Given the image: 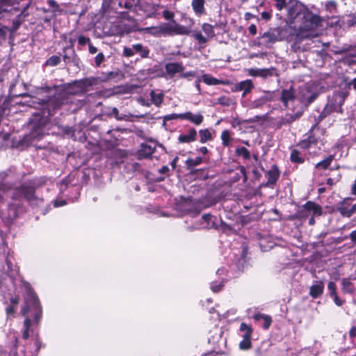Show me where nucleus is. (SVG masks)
<instances>
[{"label":"nucleus","mask_w":356,"mask_h":356,"mask_svg":"<svg viewBox=\"0 0 356 356\" xmlns=\"http://www.w3.org/2000/svg\"><path fill=\"white\" fill-rule=\"evenodd\" d=\"M294 22L300 23L296 32L293 48L305 51L309 43L302 44L303 41H309L318 35V28L322 22L321 17L307 9L298 11L294 17Z\"/></svg>","instance_id":"1"},{"label":"nucleus","mask_w":356,"mask_h":356,"mask_svg":"<svg viewBox=\"0 0 356 356\" xmlns=\"http://www.w3.org/2000/svg\"><path fill=\"white\" fill-rule=\"evenodd\" d=\"M25 289L24 307L22 309L23 316H26L29 312L34 316L36 321H39L42 315V309L39 300L35 293L33 291L28 283H24Z\"/></svg>","instance_id":"2"},{"label":"nucleus","mask_w":356,"mask_h":356,"mask_svg":"<svg viewBox=\"0 0 356 356\" xmlns=\"http://www.w3.org/2000/svg\"><path fill=\"white\" fill-rule=\"evenodd\" d=\"M56 92V95L49 99L45 104L49 115H54V111L62 105L67 104L69 102H72L73 98V96L68 94L67 90L63 88H58Z\"/></svg>","instance_id":"3"},{"label":"nucleus","mask_w":356,"mask_h":356,"mask_svg":"<svg viewBox=\"0 0 356 356\" xmlns=\"http://www.w3.org/2000/svg\"><path fill=\"white\" fill-rule=\"evenodd\" d=\"M344 99L345 97L342 93L338 92L334 94L332 99L328 100L323 111L320 113L318 122L321 121L332 112L342 113L341 106L344 102Z\"/></svg>","instance_id":"4"},{"label":"nucleus","mask_w":356,"mask_h":356,"mask_svg":"<svg viewBox=\"0 0 356 356\" xmlns=\"http://www.w3.org/2000/svg\"><path fill=\"white\" fill-rule=\"evenodd\" d=\"M287 33V28L279 27L275 29H270L262 35L261 39L266 44H273L277 41H281L286 39Z\"/></svg>","instance_id":"5"},{"label":"nucleus","mask_w":356,"mask_h":356,"mask_svg":"<svg viewBox=\"0 0 356 356\" xmlns=\"http://www.w3.org/2000/svg\"><path fill=\"white\" fill-rule=\"evenodd\" d=\"M318 94L312 92L310 90L309 85H306L304 87L300 88L299 95L298 97V101L305 106L313 102L317 97Z\"/></svg>","instance_id":"6"},{"label":"nucleus","mask_w":356,"mask_h":356,"mask_svg":"<svg viewBox=\"0 0 356 356\" xmlns=\"http://www.w3.org/2000/svg\"><path fill=\"white\" fill-rule=\"evenodd\" d=\"M103 5L112 9L125 8L130 10L136 5L134 0H104Z\"/></svg>","instance_id":"7"},{"label":"nucleus","mask_w":356,"mask_h":356,"mask_svg":"<svg viewBox=\"0 0 356 356\" xmlns=\"http://www.w3.org/2000/svg\"><path fill=\"white\" fill-rule=\"evenodd\" d=\"M322 210L320 206L312 202H307L300 210L299 216L304 219L309 218L311 215H321Z\"/></svg>","instance_id":"8"},{"label":"nucleus","mask_w":356,"mask_h":356,"mask_svg":"<svg viewBox=\"0 0 356 356\" xmlns=\"http://www.w3.org/2000/svg\"><path fill=\"white\" fill-rule=\"evenodd\" d=\"M337 210L343 217H350L356 211V203L351 199L344 200L338 207Z\"/></svg>","instance_id":"9"},{"label":"nucleus","mask_w":356,"mask_h":356,"mask_svg":"<svg viewBox=\"0 0 356 356\" xmlns=\"http://www.w3.org/2000/svg\"><path fill=\"white\" fill-rule=\"evenodd\" d=\"M281 100L286 108H290L293 107L298 97L295 96L294 90L293 88L283 90L282 91Z\"/></svg>","instance_id":"10"},{"label":"nucleus","mask_w":356,"mask_h":356,"mask_svg":"<svg viewBox=\"0 0 356 356\" xmlns=\"http://www.w3.org/2000/svg\"><path fill=\"white\" fill-rule=\"evenodd\" d=\"M163 8H164V6L160 3H146L143 6L147 17L153 18H158L161 14Z\"/></svg>","instance_id":"11"},{"label":"nucleus","mask_w":356,"mask_h":356,"mask_svg":"<svg viewBox=\"0 0 356 356\" xmlns=\"http://www.w3.org/2000/svg\"><path fill=\"white\" fill-rule=\"evenodd\" d=\"M265 176L268 180L265 186L268 187L273 186L280 177V171L277 167L273 165L271 168L266 172Z\"/></svg>","instance_id":"12"},{"label":"nucleus","mask_w":356,"mask_h":356,"mask_svg":"<svg viewBox=\"0 0 356 356\" xmlns=\"http://www.w3.org/2000/svg\"><path fill=\"white\" fill-rule=\"evenodd\" d=\"M167 74L172 78L177 73L181 74L184 70V67L181 63H168L165 65Z\"/></svg>","instance_id":"13"},{"label":"nucleus","mask_w":356,"mask_h":356,"mask_svg":"<svg viewBox=\"0 0 356 356\" xmlns=\"http://www.w3.org/2000/svg\"><path fill=\"white\" fill-rule=\"evenodd\" d=\"M178 142L180 143H190L197 140V131L195 128L191 127L188 132L181 134L178 137Z\"/></svg>","instance_id":"14"},{"label":"nucleus","mask_w":356,"mask_h":356,"mask_svg":"<svg viewBox=\"0 0 356 356\" xmlns=\"http://www.w3.org/2000/svg\"><path fill=\"white\" fill-rule=\"evenodd\" d=\"M182 120H188L195 125H200L204 120V116L201 112L193 113L188 111L182 113Z\"/></svg>","instance_id":"15"},{"label":"nucleus","mask_w":356,"mask_h":356,"mask_svg":"<svg viewBox=\"0 0 356 356\" xmlns=\"http://www.w3.org/2000/svg\"><path fill=\"white\" fill-rule=\"evenodd\" d=\"M155 149V145L143 143L140 145V149L138 151V157L140 159H147L152 156Z\"/></svg>","instance_id":"16"},{"label":"nucleus","mask_w":356,"mask_h":356,"mask_svg":"<svg viewBox=\"0 0 356 356\" xmlns=\"http://www.w3.org/2000/svg\"><path fill=\"white\" fill-rule=\"evenodd\" d=\"M253 88L254 85L252 81L250 79H247L236 83L234 86V90L243 91V97H245V95L250 92Z\"/></svg>","instance_id":"17"},{"label":"nucleus","mask_w":356,"mask_h":356,"mask_svg":"<svg viewBox=\"0 0 356 356\" xmlns=\"http://www.w3.org/2000/svg\"><path fill=\"white\" fill-rule=\"evenodd\" d=\"M324 291V283L323 281H316L309 289V295L313 298L320 297Z\"/></svg>","instance_id":"18"},{"label":"nucleus","mask_w":356,"mask_h":356,"mask_svg":"<svg viewBox=\"0 0 356 356\" xmlns=\"http://www.w3.org/2000/svg\"><path fill=\"white\" fill-rule=\"evenodd\" d=\"M254 319L260 323L264 329L267 330L270 327L272 318L270 316L264 314H255L253 316Z\"/></svg>","instance_id":"19"},{"label":"nucleus","mask_w":356,"mask_h":356,"mask_svg":"<svg viewBox=\"0 0 356 356\" xmlns=\"http://www.w3.org/2000/svg\"><path fill=\"white\" fill-rule=\"evenodd\" d=\"M216 217L210 214H204L202 216L201 223L200 225V228L211 229L216 227L215 222Z\"/></svg>","instance_id":"20"},{"label":"nucleus","mask_w":356,"mask_h":356,"mask_svg":"<svg viewBox=\"0 0 356 356\" xmlns=\"http://www.w3.org/2000/svg\"><path fill=\"white\" fill-rule=\"evenodd\" d=\"M149 96L152 104L157 107H159L162 104L164 98L163 91L152 90L149 93Z\"/></svg>","instance_id":"21"},{"label":"nucleus","mask_w":356,"mask_h":356,"mask_svg":"<svg viewBox=\"0 0 356 356\" xmlns=\"http://www.w3.org/2000/svg\"><path fill=\"white\" fill-rule=\"evenodd\" d=\"M302 112L298 111L293 114L292 113H286L284 117H283L281 120L279 122V126H282L283 124H290L298 119H299L302 116Z\"/></svg>","instance_id":"22"},{"label":"nucleus","mask_w":356,"mask_h":356,"mask_svg":"<svg viewBox=\"0 0 356 356\" xmlns=\"http://www.w3.org/2000/svg\"><path fill=\"white\" fill-rule=\"evenodd\" d=\"M252 332H253V329L251 325H249L246 324L245 323H241L238 334L243 339H251Z\"/></svg>","instance_id":"23"},{"label":"nucleus","mask_w":356,"mask_h":356,"mask_svg":"<svg viewBox=\"0 0 356 356\" xmlns=\"http://www.w3.org/2000/svg\"><path fill=\"white\" fill-rule=\"evenodd\" d=\"M204 0H193L191 3L192 8L195 13L201 16L205 13Z\"/></svg>","instance_id":"24"},{"label":"nucleus","mask_w":356,"mask_h":356,"mask_svg":"<svg viewBox=\"0 0 356 356\" xmlns=\"http://www.w3.org/2000/svg\"><path fill=\"white\" fill-rule=\"evenodd\" d=\"M202 80L204 83H205L207 85H209V86H216V85H220V84H226L225 81L220 80V79H218L209 74H203L202 76Z\"/></svg>","instance_id":"25"},{"label":"nucleus","mask_w":356,"mask_h":356,"mask_svg":"<svg viewBox=\"0 0 356 356\" xmlns=\"http://www.w3.org/2000/svg\"><path fill=\"white\" fill-rule=\"evenodd\" d=\"M322 5L324 6L325 10L331 15L332 17L337 13V3L335 1H327L322 3Z\"/></svg>","instance_id":"26"},{"label":"nucleus","mask_w":356,"mask_h":356,"mask_svg":"<svg viewBox=\"0 0 356 356\" xmlns=\"http://www.w3.org/2000/svg\"><path fill=\"white\" fill-rule=\"evenodd\" d=\"M213 132H214V131L209 129H200L199 131L200 142L201 143H205L207 141L211 140L213 139Z\"/></svg>","instance_id":"27"},{"label":"nucleus","mask_w":356,"mask_h":356,"mask_svg":"<svg viewBox=\"0 0 356 356\" xmlns=\"http://www.w3.org/2000/svg\"><path fill=\"white\" fill-rule=\"evenodd\" d=\"M316 143V138L313 135L309 134L307 138L302 140L298 145L302 149H308Z\"/></svg>","instance_id":"28"},{"label":"nucleus","mask_w":356,"mask_h":356,"mask_svg":"<svg viewBox=\"0 0 356 356\" xmlns=\"http://www.w3.org/2000/svg\"><path fill=\"white\" fill-rule=\"evenodd\" d=\"M341 290L345 293H353L355 291L354 284L348 278H343L341 280Z\"/></svg>","instance_id":"29"},{"label":"nucleus","mask_w":356,"mask_h":356,"mask_svg":"<svg viewBox=\"0 0 356 356\" xmlns=\"http://www.w3.org/2000/svg\"><path fill=\"white\" fill-rule=\"evenodd\" d=\"M134 49L135 50V54H139L142 58H147L149 56V49L142 44H134Z\"/></svg>","instance_id":"30"},{"label":"nucleus","mask_w":356,"mask_h":356,"mask_svg":"<svg viewBox=\"0 0 356 356\" xmlns=\"http://www.w3.org/2000/svg\"><path fill=\"white\" fill-rule=\"evenodd\" d=\"M222 145L224 147H229L230 145V143L232 140L231 137V133L229 130L222 131L221 136Z\"/></svg>","instance_id":"31"},{"label":"nucleus","mask_w":356,"mask_h":356,"mask_svg":"<svg viewBox=\"0 0 356 356\" xmlns=\"http://www.w3.org/2000/svg\"><path fill=\"white\" fill-rule=\"evenodd\" d=\"M160 26L162 35H173L174 22L172 23H163Z\"/></svg>","instance_id":"32"},{"label":"nucleus","mask_w":356,"mask_h":356,"mask_svg":"<svg viewBox=\"0 0 356 356\" xmlns=\"http://www.w3.org/2000/svg\"><path fill=\"white\" fill-rule=\"evenodd\" d=\"M334 160V156L330 155L325 159L318 162L316 165V168L318 169H327Z\"/></svg>","instance_id":"33"},{"label":"nucleus","mask_w":356,"mask_h":356,"mask_svg":"<svg viewBox=\"0 0 356 356\" xmlns=\"http://www.w3.org/2000/svg\"><path fill=\"white\" fill-rule=\"evenodd\" d=\"M202 162V159L200 156H197L195 159H188L186 161V164L187 168L188 170H192L194 167L199 165Z\"/></svg>","instance_id":"34"},{"label":"nucleus","mask_w":356,"mask_h":356,"mask_svg":"<svg viewBox=\"0 0 356 356\" xmlns=\"http://www.w3.org/2000/svg\"><path fill=\"white\" fill-rule=\"evenodd\" d=\"M144 31L146 33L150 34L152 35L159 37L161 35V26H149L144 29Z\"/></svg>","instance_id":"35"},{"label":"nucleus","mask_w":356,"mask_h":356,"mask_svg":"<svg viewBox=\"0 0 356 356\" xmlns=\"http://www.w3.org/2000/svg\"><path fill=\"white\" fill-rule=\"evenodd\" d=\"M236 154L238 156H242L244 159L248 160L250 159V151L245 147H239L236 149Z\"/></svg>","instance_id":"36"},{"label":"nucleus","mask_w":356,"mask_h":356,"mask_svg":"<svg viewBox=\"0 0 356 356\" xmlns=\"http://www.w3.org/2000/svg\"><path fill=\"white\" fill-rule=\"evenodd\" d=\"M290 158L293 163H302L304 162V159L302 157L300 153L297 149H293L291 152Z\"/></svg>","instance_id":"37"},{"label":"nucleus","mask_w":356,"mask_h":356,"mask_svg":"<svg viewBox=\"0 0 356 356\" xmlns=\"http://www.w3.org/2000/svg\"><path fill=\"white\" fill-rule=\"evenodd\" d=\"M202 29L208 38H211L214 36V30L212 25L207 23H204L202 24Z\"/></svg>","instance_id":"38"},{"label":"nucleus","mask_w":356,"mask_h":356,"mask_svg":"<svg viewBox=\"0 0 356 356\" xmlns=\"http://www.w3.org/2000/svg\"><path fill=\"white\" fill-rule=\"evenodd\" d=\"M31 324V321L29 318H26L24 322V330L22 333V338L27 339L29 337V329Z\"/></svg>","instance_id":"39"},{"label":"nucleus","mask_w":356,"mask_h":356,"mask_svg":"<svg viewBox=\"0 0 356 356\" xmlns=\"http://www.w3.org/2000/svg\"><path fill=\"white\" fill-rule=\"evenodd\" d=\"M224 279H220V280L211 282V289L215 293L220 291L224 286Z\"/></svg>","instance_id":"40"},{"label":"nucleus","mask_w":356,"mask_h":356,"mask_svg":"<svg viewBox=\"0 0 356 356\" xmlns=\"http://www.w3.org/2000/svg\"><path fill=\"white\" fill-rule=\"evenodd\" d=\"M186 33H187V29L185 26L177 24L174 22L173 34L184 35Z\"/></svg>","instance_id":"41"},{"label":"nucleus","mask_w":356,"mask_h":356,"mask_svg":"<svg viewBox=\"0 0 356 356\" xmlns=\"http://www.w3.org/2000/svg\"><path fill=\"white\" fill-rule=\"evenodd\" d=\"M60 62V58L58 56H52L49 58H48L45 63L46 65L48 66H56L58 65Z\"/></svg>","instance_id":"42"},{"label":"nucleus","mask_w":356,"mask_h":356,"mask_svg":"<svg viewBox=\"0 0 356 356\" xmlns=\"http://www.w3.org/2000/svg\"><path fill=\"white\" fill-rule=\"evenodd\" d=\"M13 0H1L0 1V14L3 12L9 11L8 5H13Z\"/></svg>","instance_id":"43"},{"label":"nucleus","mask_w":356,"mask_h":356,"mask_svg":"<svg viewBox=\"0 0 356 356\" xmlns=\"http://www.w3.org/2000/svg\"><path fill=\"white\" fill-rule=\"evenodd\" d=\"M23 193L26 199L31 201L35 198V191L33 188H26L23 190Z\"/></svg>","instance_id":"44"},{"label":"nucleus","mask_w":356,"mask_h":356,"mask_svg":"<svg viewBox=\"0 0 356 356\" xmlns=\"http://www.w3.org/2000/svg\"><path fill=\"white\" fill-rule=\"evenodd\" d=\"M252 347L251 339H243V340L239 343V348L241 350H246L250 349Z\"/></svg>","instance_id":"45"},{"label":"nucleus","mask_w":356,"mask_h":356,"mask_svg":"<svg viewBox=\"0 0 356 356\" xmlns=\"http://www.w3.org/2000/svg\"><path fill=\"white\" fill-rule=\"evenodd\" d=\"M161 14L163 18L167 20H171L175 17V13L166 8L165 6L164 8L161 10Z\"/></svg>","instance_id":"46"},{"label":"nucleus","mask_w":356,"mask_h":356,"mask_svg":"<svg viewBox=\"0 0 356 356\" xmlns=\"http://www.w3.org/2000/svg\"><path fill=\"white\" fill-rule=\"evenodd\" d=\"M193 37L201 44H204L208 42L209 38L203 36L200 32H195L193 33Z\"/></svg>","instance_id":"47"},{"label":"nucleus","mask_w":356,"mask_h":356,"mask_svg":"<svg viewBox=\"0 0 356 356\" xmlns=\"http://www.w3.org/2000/svg\"><path fill=\"white\" fill-rule=\"evenodd\" d=\"M267 102V98L266 97H261L252 102V106L254 108H259L261 107L264 104H265Z\"/></svg>","instance_id":"48"},{"label":"nucleus","mask_w":356,"mask_h":356,"mask_svg":"<svg viewBox=\"0 0 356 356\" xmlns=\"http://www.w3.org/2000/svg\"><path fill=\"white\" fill-rule=\"evenodd\" d=\"M135 54L134 44L131 47H124L123 49V56L125 57H131Z\"/></svg>","instance_id":"49"},{"label":"nucleus","mask_w":356,"mask_h":356,"mask_svg":"<svg viewBox=\"0 0 356 356\" xmlns=\"http://www.w3.org/2000/svg\"><path fill=\"white\" fill-rule=\"evenodd\" d=\"M164 117L165 121L173 120L177 119L182 120V113H172L169 115H166Z\"/></svg>","instance_id":"50"},{"label":"nucleus","mask_w":356,"mask_h":356,"mask_svg":"<svg viewBox=\"0 0 356 356\" xmlns=\"http://www.w3.org/2000/svg\"><path fill=\"white\" fill-rule=\"evenodd\" d=\"M327 290L330 296L337 294L336 284L334 282H330L327 284Z\"/></svg>","instance_id":"51"},{"label":"nucleus","mask_w":356,"mask_h":356,"mask_svg":"<svg viewBox=\"0 0 356 356\" xmlns=\"http://www.w3.org/2000/svg\"><path fill=\"white\" fill-rule=\"evenodd\" d=\"M78 43L79 45L81 46H84L86 45V44H88L90 43V38H88V37H86L84 35H80L79 38H78Z\"/></svg>","instance_id":"52"},{"label":"nucleus","mask_w":356,"mask_h":356,"mask_svg":"<svg viewBox=\"0 0 356 356\" xmlns=\"http://www.w3.org/2000/svg\"><path fill=\"white\" fill-rule=\"evenodd\" d=\"M7 318H10L14 316V314L15 312V307L13 305H9L6 309Z\"/></svg>","instance_id":"53"},{"label":"nucleus","mask_w":356,"mask_h":356,"mask_svg":"<svg viewBox=\"0 0 356 356\" xmlns=\"http://www.w3.org/2000/svg\"><path fill=\"white\" fill-rule=\"evenodd\" d=\"M104 60V56L102 53H99L95 57V64L98 67Z\"/></svg>","instance_id":"54"},{"label":"nucleus","mask_w":356,"mask_h":356,"mask_svg":"<svg viewBox=\"0 0 356 356\" xmlns=\"http://www.w3.org/2000/svg\"><path fill=\"white\" fill-rule=\"evenodd\" d=\"M269 75H270V70L266 69V68H264V69H260L259 70V72L258 74V76L267 77Z\"/></svg>","instance_id":"55"},{"label":"nucleus","mask_w":356,"mask_h":356,"mask_svg":"<svg viewBox=\"0 0 356 356\" xmlns=\"http://www.w3.org/2000/svg\"><path fill=\"white\" fill-rule=\"evenodd\" d=\"M277 10H281L286 5V0H275Z\"/></svg>","instance_id":"56"},{"label":"nucleus","mask_w":356,"mask_h":356,"mask_svg":"<svg viewBox=\"0 0 356 356\" xmlns=\"http://www.w3.org/2000/svg\"><path fill=\"white\" fill-rule=\"evenodd\" d=\"M195 76V72L193 71H188L186 72H181L180 77L181 78H189V77H193Z\"/></svg>","instance_id":"57"},{"label":"nucleus","mask_w":356,"mask_h":356,"mask_svg":"<svg viewBox=\"0 0 356 356\" xmlns=\"http://www.w3.org/2000/svg\"><path fill=\"white\" fill-rule=\"evenodd\" d=\"M331 297L333 298V300H334V303H335L337 306H341V305L343 304V302H344V301H343V300H341V299L338 297L337 294L333 295V296H332Z\"/></svg>","instance_id":"58"},{"label":"nucleus","mask_w":356,"mask_h":356,"mask_svg":"<svg viewBox=\"0 0 356 356\" xmlns=\"http://www.w3.org/2000/svg\"><path fill=\"white\" fill-rule=\"evenodd\" d=\"M259 70V68H251L248 70V74L252 76H258Z\"/></svg>","instance_id":"59"},{"label":"nucleus","mask_w":356,"mask_h":356,"mask_svg":"<svg viewBox=\"0 0 356 356\" xmlns=\"http://www.w3.org/2000/svg\"><path fill=\"white\" fill-rule=\"evenodd\" d=\"M261 16L263 19L268 21V20L270 19L272 15L269 12L264 11L261 13Z\"/></svg>","instance_id":"60"},{"label":"nucleus","mask_w":356,"mask_h":356,"mask_svg":"<svg viewBox=\"0 0 356 356\" xmlns=\"http://www.w3.org/2000/svg\"><path fill=\"white\" fill-rule=\"evenodd\" d=\"M47 3L49 5V6H51L54 9V10H56L59 8L58 4L54 0H48Z\"/></svg>","instance_id":"61"},{"label":"nucleus","mask_w":356,"mask_h":356,"mask_svg":"<svg viewBox=\"0 0 356 356\" xmlns=\"http://www.w3.org/2000/svg\"><path fill=\"white\" fill-rule=\"evenodd\" d=\"M112 114H113L115 115V118L118 120H124V118L122 116L119 115L118 109L115 107L112 108Z\"/></svg>","instance_id":"62"},{"label":"nucleus","mask_w":356,"mask_h":356,"mask_svg":"<svg viewBox=\"0 0 356 356\" xmlns=\"http://www.w3.org/2000/svg\"><path fill=\"white\" fill-rule=\"evenodd\" d=\"M250 34L255 35L257 34V26L254 24H251L248 27Z\"/></svg>","instance_id":"63"},{"label":"nucleus","mask_w":356,"mask_h":356,"mask_svg":"<svg viewBox=\"0 0 356 356\" xmlns=\"http://www.w3.org/2000/svg\"><path fill=\"white\" fill-rule=\"evenodd\" d=\"M65 204H66L65 200H56L54 202V206L55 207H62V206L65 205Z\"/></svg>","instance_id":"64"}]
</instances>
